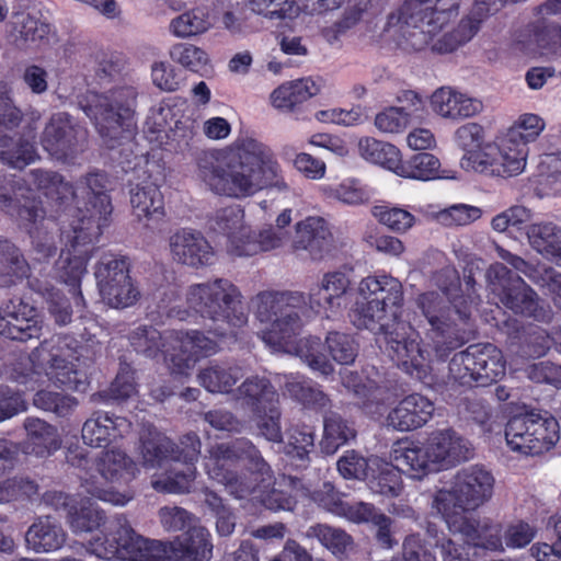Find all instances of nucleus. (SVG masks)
Instances as JSON below:
<instances>
[{"mask_svg": "<svg viewBox=\"0 0 561 561\" xmlns=\"http://www.w3.org/2000/svg\"><path fill=\"white\" fill-rule=\"evenodd\" d=\"M404 291L401 282L388 274L364 277L357 287L348 318L359 330L382 335L392 360L421 381L427 378L430 353L421 346L420 333L402 320Z\"/></svg>", "mask_w": 561, "mask_h": 561, "instance_id": "nucleus-1", "label": "nucleus"}, {"mask_svg": "<svg viewBox=\"0 0 561 561\" xmlns=\"http://www.w3.org/2000/svg\"><path fill=\"white\" fill-rule=\"evenodd\" d=\"M197 175L214 194L243 199L264 188H289L273 150L255 139L198 156Z\"/></svg>", "mask_w": 561, "mask_h": 561, "instance_id": "nucleus-2", "label": "nucleus"}, {"mask_svg": "<svg viewBox=\"0 0 561 561\" xmlns=\"http://www.w3.org/2000/svg\"><path fill=\"white\" fill-rule=\"evenodd\" d=\"M213 548L204 526H194L172 541L151 540L137 535L125 515H116L106 533L85 546L90 554L107 561H205L211 558Z\"/></svg>", "mask_w": 561, "mask_h": 561, "instance_id": "nucleus-3", "label": "nucleus"}, {"mask_svg": "<svg viewBox=\"0 0 561 561\" xmlns=\"http://www.w3.org/2000/svg\"><path fill=\"white\" fill-rule=\"evenodd\" d=\"M33 182L38 191L54 203L57 219L65 225L62 216H71L72 225H80L94 233H103L108 226L113 206L107 186L110 183L105 172L94 171L80 179L78 184L87 190L88 203L85 211L77 206V193L73 185L55 171L34 169L31 171Z\"/></svg>", "mask_w": 561, "mask_h": 561, "instance_id": "nucleus-4", "label": "nucleus"}, {"mask_svg": "<svg viewBox=\"0 0 561 561\" xmlns=\"http://www.w3.org/2000/svg\"><path fill=\"white\" fill-rule=\"evenodd\" d=\"M205 468L213 480L239 500L253 494L273 473L259 448L244 437L213 446Z\"/></svg>", "mask_w": 561, "mask_h": 561, "instance_id": "nucleus-5", "label": "nucleus"}, {"mask_svg": "<svg viewBox=\"0 0 561 561\" xmlns=\"http://www.w3.org/2000/svg\"><path fill=\"white\" fill-rule=\"evenodd\" d=\"M239 297V289L228 279L217 278L209 283L193 284L186 293L188 308L174 306L168 310L167 317L180 321H187L196 316L209 319L216 325L214 334L224 337L236 334L234 329L242 328L248 322V314Z\"/></svg>", "mask_w": 561, "mask_h": 561, "instance_id": "nucleus-6", "label": "nucleus"}, {"mask_svg": "<svg viewBox=\"0 0 561 561\" xmlns=\"http://www.w3.org/2000/svg\"><path fill=\"white\" fill-rule=\"evenodd\" d=\"M543 128L545 122L540 116L524 114L500 145H489L482 150H468L460 165L484 176L506 179L517 175L526 165L527 144L535 140Z\"/></svg>", "mask_w": 561, "mask_h": 561, "instance_id": "nucleus-7", "label": "nucleus"}, {"mask_svg": "<svg viewBox=\"0 0 561 561\" xmlns=\"http://www.w3.org/2000/svg\"><path fill=\"white\" fill-rule=\"evenodd\" d=\"M67 462L80 470L81 486L91 496L114 505H125L130 496L114 490L113 483L130 482L138 471L134 460L121 450H106L92 458L83 448L69 449Z\"/></svg>", "mask_w": 561, "mask_h": 561, "instance_id": "nucleus-8", "label": "nucleus"}, {"mask_svg": "<svg viewBox=\"0 0 561 561\" xmlns=\"http://www.w3.org/2000/svg\"><path fill=\"white\" fill-rule=\"evenodd\" d=\"M0 207L30 236L34 249L43 257L56 254L57 247L49 225L57 224L46 218L42 199L23 179L12 174L0 176Z\"/></svg>", "mask_w": 561, "mask_h": 561, "instance_id": "nucleus-9", "label": "nucleus"}, {"mask_svg": "<svg viewBox=\"0 0 561 561\" xmlns=\"http://www.w3.org/2000/svg\"><path fill=\"white\" fill-rule=\"evenodd\" d=\"M472 300L463 296L445 300L435 291L419 296L417 306L431 325L432 351L437 360L449 355L469 340L471 332Z\"/></svg>", "mask_w": 561, "mask_h": 561, "instance_id": "nucleus-10", "label": "nucleus"}, {"mask_svg": "<svg viewBox=\"0 0 561 561\" xmlns=\"http://www.w3.org/2000/svg\"><path fill=\"white\" fill-rule=\"evenodd\" d=\"M391 459L412 470V478L422 479L435 466H456L472 457L467 439L448 427L432 432L425 445L411 439H400L392 446Z\"/></svg>", "mask_w": 561, "mask_h": 561, "instance_id": "nucleus-11", "label": "nucleus"}, {"mask_svg": "<svg viewBox=\"0 0 561 561\" xmlns=\"http://www.w3.org/2000/svg\"><path fill=\"white\" fill-rule=\"evenodd\" d=\"M24 114L15 104L11 89L0 84V162L23 170L39 159L36 147L37 125L41 114L32 113L30 121L16 130Z\"/></svg>", "mask_w": 561, "mask_h": 561, "instance_id": "nucleus-12", "label": "nucleus"}, {"mask_svg": "<svg viewBox=\"0 0 561 561\" xmlns=\"http://www.w3.org/2000/svg\"><path fill=\"white\" fill-rule=\"evenodd\" d=\"M82 348L75 336L55 334L41 342L30 354L32 371L37 375L45 373L55 383L83 392L89 386V377L79 365Z\"/></svg>", "mask_w": 561, "mask_h": 561, "instance_id": "nucleus-13", "label": "nucleus"}, {"mask_svg": "<svg viewBox=\"0 0 561 561\" xmlns=\"http://www.w3.org/2000/svg\"><path fill=\"white\" fill-rule=\"evenodd\" d=\"M256 317L270 322L262 340L270 346L287 352L302 331L300 310L306 297L299 291H263L257 295Z\"/></svg>", "mask_w": 561, "mask_h": 561, "instance_id": "nucleus-14", "label": "nucleus"}, {"mask_svg": "<svg viewBox=\"0 0 561 561\" xmlns=\"http://www.w3.org/2000/svg\"><path fill=\"white\" fill-rule=\"evenodd\" d=\"M506 366V358L495 344H471L450 358L448 379L465 389L488 387L505 376Z\"/></svg>", "mask_w": 561, "mask_h": 561, "instance_id": "nucleus-15", "label": "nucleus"}, {"mask_svg": "<svg viewBox=\"0 0 561 561\" xmlns=\"http://www.w3.org/2000/svg\"><path fill=\"white\" fill-rule=\"evenodd\" d=\"M136 102V89L123 85L105 93L92 94L91 100L83 106L100 136L107 140L108 148H115V144L133 125Z\"/></svg>", "mask_w": 561, "mask_h": 561, "instance_id": "nucleus-16", "label": "nucleus"}, {"mask_svg": "<svg viewBox=\"0 0 561 561\" xmlns=\"http://www.w3.org/2000/svg\"><path fill=\"white\" fill-rule=\"evenodd\" d=\"M236 400L251 412L260 435L272 443L283 442L279 394L267 377H247L236 390Z\"/></svg>", "mask_w": 561, "mask_h": 561, "instance_id": "nucleus-17", "label": "nucleus"}, {"mask_svg": "<svg viewBox=\"0 0 561 561\" xmlns=\"http://www.w3.org/2000/svg\"><path fill=\"white\" fill-rule=\"evenodd\" d=\"M489 288L494 299L515 314L545 321L548 310L539 304L537 293L503 263H494L488 270Z\"/></svg>", "mask_w": 561, "mask_h": 561, "instance_id": "nucleus-18", "label": "nucleus"}, {"mask_svg": "<svg viewBox=\"0 0 561 561\" xmlns=\"http://www.w3.org/2000/svg\"><path fill=\"white\" fill-rule=\"evenodd\" d=\"M72 236L69 248L62 250L56 262L57 278L68 285L78 312H83L87 304L81 291V279L87 273V265L95 250V242L102 233H94L80 225L70 224Z\"/></svg>", "mask_w": 561, "mask_h": 561, "instance_id": "nucleus-19", "label": "nucleus"}, {"mask_svg": "<svg viewBox=\"0 0 561 561\" xmlns=\"http://www.w3.org/2000/svg\"><path fill=\"white\" fill-rule=\"evenodd\" d=\"M87 133L66 112L54 113L41 136L43 149L55 160L73 164L84 151Z\"/></svg>", "mask_w": 561, "mask_h": 561, "instance_id": "nucleus-20", "label": "nucleus"}, {"mask_svg": "<svg viewBox=\"0 0 561 561\" xmlns=\"http://www.w3.org/2000/svg\"><path fill=\"white\" fill-rule=\"evenodd\" d=\"M95 278L101 294L115 308L133 306L140 293L130 277L127 256L104 254L95 266Z\"/></svg>", "mask_w": 561, "mask_h": 561, "instance_id": "nucleus-21", "label": "nucleus"}, {"mask_svg": "<svg viewBox=\"0 0 561 561\" xmlns=\"http://www.w3.org/2000/svg\"><path fill=\"white\" fill-rule=\"evenodd\" d=\"M43 321L37 309L20 297H13L0 306V335L26 342L38 339Z\"/></svg>", "mask_w": 561, "mask_h": 561, "instance_id": "nucleus-22", "label": "nucleus"}, {"mask_svg": "<svg viewBox=\"0 0 561 561\" xmlns=\"http://www.w3.org/2000/svg\"><path fill=\"white\" fill-rule=\"evenodd\" d=\"M494 477L482 466H469L459 470L453 480L461 511H473L493 495Z\"/></svg>", "mask_w": 561, "mask_h": 561, "instance_id": "nucleus-23", "label": "nucleus"}, {"mask_svg": "<svg viewBox=\"0 0 561 561\" xmlns=\"http://www.w3.org/2000/svg\"><path fill=\"white\" fill-rule=\"evenodd\" d=\"M351 284V277L346 272L336 270L324 273L320 283L309 291L310 308L318 314L331 318L342 309Z\"/></svg>", "mask_w": 561, "mask_h": 561, "instance_id": "nucleus-24", "label": "nucleus"}, {"mask_svg": "<svg viewBox=\"0 0 561 561\" xmlns=\"http://www.w3.org/2000/svg\"><path fill=\"white\" fill-rule=\"evenodd\" d=\"M133 423L125 416L95 411L83 423L81 437L85 445L106 448L130 433Z\"/></svg>", "mask_w": 561, "mask_h": 561, "instance_id": "nucleus-25", "label": "nucleus"}, {"mask_svg": "<svg viewBox=\"0 0 561 561\" xmlns=\"http://www.w3.org/2000/svg\"><path fill=\"white\" fill-rule=\"evenodd\" d=\"M434 402L426 396L413 392L404 396L388 412V426L398 432H411L426 425L433 417Z\"/></svg>", "mask_w": 561, "mask_h": 561, "instance_id": "nucleus-26", "label": "nucleus"}, {"mask_svg": "<svg viewBox=\"0 0 561 561\" xmlns=\"http://www.w3.org/2000/svg\"><path fill=\"white\" fill-rule=\"evenodd\" d=\"M394 30L397 45L404 51L417 53L430 49L433 34L439 30H430L426 21L410 19L403 11V3L397 12L388 15L387 31Z\"/></svg>", "mask_w": 561, "mask_h": 561, "instance_id": "nucleus-27", "label": "nucleus"}, {"mask_svg": "<svg viewBox=\"0 0 561 561\" xmlns=\"http://www.w3.org/2000/svg\"><path fill=\"white\" fill-rule=\"evenodd\" d=\"M173 259L184 265L201 267L210 264L214 251L206 238L192 229H180L170 237Z\"/></svg>", "mask_w": 561, "mask_h": 561, "instance_id": "nucleus-28", "label": "nucleus"}, {"mask_svg": "<svg viewBox=\"0 0 561 561\" xmlns=\"http://www.w3.org/2000/svg\"><path fill=\"white\" fill-rule=\"evenodd\" d=\"M333 236L322 217L309 216L295 226L294 251H306L312 260H321L330 250Z\"/></svg>", "mask_w": 561, "mask_h": 561, "instance_id": "nucleus-29", "label": "nucleus"}, {"mask_svg": "<svg viewBox=\"0 0 561 561\" xmlns=\"http://www.w3.org/2000/svg\"><path fill=\"white\" fill-rule=\"evenodd\" d=\"M460 0H404L403 11L410 19L426 21L430 30H442L458 15Z\"/></svg>", "mask_w": 561, "mask_h": 561, "instance_id": "nucleus-30", "label": "nucleus"}, {"mask_svg": "<svg viewBox=\"0 0 561 561\" xmlns=\"http://www.w3.org/2000/svg\"><path fill=\"white\" fill-rule=\"evenodd\" d=\"M513 425L514 431L533 430L531 439L528 440V445H530L529 451H533L531 456L549 451L560 438L559 423L547 411L536 412V419L528 422L517 419L513 422Z\"/></svg>", "mask_w": 561, "mask_h": 561, "instance_id": "nucleus-31", "label": "nucleus"}, {"mask_svg": "<svg viewBox=\"0 0 561 561\" xmlns=\"http://www.w3.org/2000/svg\"><path fill=\"white\" fill-rule=\"evenodd\" d=\"M66 539L61 524L51 516L37 517L25 533L27 548L37 553L57 551Z\"/></svg>", "mask_w": 561, "mask_h": 561, "instance_id": "nucleus-32", "label": "nucleus"}, {"mask_svg": "<svg viewBox=\"0 0 561 561\" xmlns=\"http://www.w3.org/2000/svg\"><path fill=\"white\" fill-rule=\"evenodd\" d=\"M392 461L387 462L378 458L373 459L366 481L374 493L386 497H397L403 490L402 472H408L412 477V470L400 466L393 459Z\"/></svg>", "mask_w": 561, "mask_h": 561, "instance_id": "nucleus-33", "label": "nucleus"}, {"mask_svg": "<svg viewBox=\"0 0 561 561\" xmlns=\"http://www.w3.org/2000/svg\"><path fill=\"white\" fill-rule=\"evenodd\" d=\"M243 377L242 366L227 362H210L197 375V379L205 390L220 394L232 392L237 382Z\"/></svg>", "mask_w": 561, "mask_h": 561, "instance_id": "nucleus-34", "label": "nucleus"}, {"mask_svg": "<svg viewBox=\"0 0 561 561\" xmlns=\"http://www.w3.org/2000/svg\"><path fill=\"white\" fill-rule=\"evenodd\" d=\"M26 450L31 455L45 458L51 456L61 447V437L56 426L38 417H26Z\"/></svg>", "mask_w": 561, "mask_h": 561, "instance_id": "nucleus-35", "label": "nucleus"}, {"mask_svg": "<svg viewBox=\"0 0 561 561\" xmlns=\"http://www.w3.org/2000/svg\"><path fill=\"white\" fill-rule=\"evenodd\" d=\"M130 204L135 216L148 224L159 222L165 215L163 195L153 182L145 181L131 188Z\"/></svg>", "mask_w": 561, "mask_h": 561, "instance_id": "nucleus-36", "label": "nucleus"}, {"mask_svg": "<svg viewBox=\"0 0 561 561\" xmlns=\"http://www.w3.org/2000/svg\"><path fill=\"white\" fill-rule=\"evenodd\" d=\"M319 91L318 85L309 78L291 81L275 89L271 95L273 105L284 112L298 113L297 119L306 118L300 115L301 106Z\"/></svg>", "mask_w": 561, "mask_h": 561, "instance_id": "nucleus-37", "label": "nucleus"}, {"mask_svg": "<svg viewBox=\"0 0 561 561\" xmlns=\"http://www.w3.org/2000/svg\"><path fill=\"white\" fill-rule=\"evenodd\" d=\"M457 531L463 536L469 546L491 551L503 550V531L499 523L460 518Z\"/></svg>", "mask_w": 561, "mask_h": 561, "instance_id": "nucleus-38", "label": "nucleus"}, {"mask_svg": "<svg viewBox=\"0 0 561 561\" xmlns=\"http://www.w3.org/2000/svg\"><path fill=\"white\" fill-rule=\"evenodd\" d=\"M67 508V520L75 534L91 533L106 523V515L89 499L76 500L67 496L64 502Z\"/></svg>", "mask_w": 561, "mask_h": 561, "instance_id": "nucleus-39", "label": "nucleus"}, {"mask_svg": "<svg viewBox=\"0 0 561 561\" xmlns=\"http://www.w3.org/2000/svg\"><path fill=\"white\" fill-rule=\"evenodd\" d=\"M397 175L420 181L435 179H456L457 172L442 170L440 161L430 152H419L401 160Z\"/></svg>", "mask_w": 561, "mask_h": 561, "instance_id": "nucleus-40", "label": "nucleus"}, {"mask_svg": "<svg viewBox=\"0 0 561 561\" xmlns=\"http://www.w3.org/2000/svg\"><path fill=\"white\" fill-rule=\"evenodd\" d=\"M170 337L180 344L181 354H174L175 359L179 358V363H174L178 366H188L190 362L210 356L218 350L217 342L198 330L173 331Z\"/></svg>", "mask_w": 561, "mask_h": 561, "instance_id": "nucleus-41", "label": "nucleus"}, {"mask_svg": "<svg viewBox=\"0 0 561 561\" xmlns=\"http://www.w3.org/2000/svg\"><path fill=\"white\" fill-rule=\"evenodd\" d=\"M244 210L238 205L220 208L210 221V228L228 238V252L234 255L236 245L242 244L249 227L244 226Z\"/></svg>", "mask_w": 561, "mask_h": 561, "instance_id": "nucleus-42", "label": "nucleus"}, {"mask_svg": "<svg viewBox=\"0 0 561 561\" xmlns=\"http://www.w3.org/2000/svg\"><path fill=\"white\" fill-rule=\"evenodd\" d=\"M30 266L20 249L8 239H0V287L9 288L27 277Z\"/></svg>", "mask_w": 561, "mask_h": 561, "instance_id": "nucleus-43", "label": "nucleus"}, {"mask_svg": "<svg viewBox=\"0 0 561 561\" xmlns=\"http://www.w3.org/2000/svg\"><path fill=\"white\" fill-rule=\"evenodd\" d=\"M287 352L299 356L313 371L325 377L334 373V367L325 353V342L318 336L298 339Z\"/></svg>", "mask_w": 561, "mask_h": 561, "instance_id": "nucleus-44", "label": "nucleus"}, {"mask_svg": "<svg viewBox=\"0 0 561 561\" xmlns=\"http://www.w3.org/2000/svg\"><path fill=\"white\" fill-rule=\"evenodd\" d=\"M167 339L168 336H164L156 328L146 324L137 327L128 336L135 352L149 358H156L163 354L165 357L170 356V359L175 363V355L170 353Z\"/></svg>", "mask_w": 561, "mask_h": 561, "instance_id": "nucleus-45", "label": "nucleus"}, {"mask_svg": "<svg viewBox=\"0 0 561 561\" xmlns=\"http://www.w3.org/2000/svg\"><path fill=\"white\" fill-rule=\"evenodd\" d=\"M530 245L538 253L557 263L561 262V229L556 225L533 224L527 228Z\"/></svg>", "mask_w": 561, "mask_h": 561, "instance_id": "nucleus-46", "label": "nucleus"}, {"mask_svg": "<svg viewBox=\"0 0 561 561\" xmlns=\"http://www.w3.org/2000/svg\"><path fill=\"white\" fill-rule=\"evenodd\" d=\"M356 437L354 424L342 417L337 412L327 411L323 417V449L334 454L341 446Z\"/></svg>", "mask_w": 561, "mask_h": 561, "instance_id": "nucleus-47", "label": "nucleus"}, {"mask_svg": "<svg viewBox=\"0 0 561 561\" xmlns=\"http://www.w3.org/2000/svg\"><path fill=\"white\" fill-rule=\"evenodd\" d=\"M174 450L175 443L156 428L148 432V437L141 438V455L148 468H160L172 461Z\"/></svg>", "mask_w": 561, "mask_h": 561, "instance_id": "nucleus-48", "label": "nucleus"}, {"mask_svg": "<svg viewBox=\"0 0 561 561\" xmlns=\"http://www.w3.org/2000/svg\"><path fill=\"white\" fill-rule=\"evenodd\" d=\"M309 535L317 538L339 560H344L353 547V538L342 528L327 524H316L309 528Z\"/></svg>", "mask_w": 561, "mask_h": 561, "instance_id": "nucleus-49", "label": "nucleus"}, {"mask_svg": "<svg viewBox=\"0 0 561 561\" xmlns=\"http://www.w3.org/2000/svg\"><path fill=\"white\" fill-rule=\"evenodd\" d=\"M377 221L396 233H405L415 224V216L403 207L383 203L371 208Z\"/></svg>", "mask_w": 561, "mask_h": 561, "instance_id": "nucleus-50", "label": "nucleus"}, {"mask_svg": "<svg viewBox=\"0 0 561 561\" xmlns=\"http://www.w3.org/2000/svg\"><path fill=\"white\" fill-rule=\"evenodd\" d=\"M195 478V466H184L183 469L172 468L165 474L152 480V486L161 493L184 494L191 491Z\"/></svg>", "mask_w": 561, "mask_h": 561, "instance_id": "nucleus-51", "label": "nucleus"}, {"mask_svg": "<svg viewBox=\"0 0 561 561\" xmlns=\"http://www.w3.org/2000/svg\"><path fill=\"white\" fill-rule=\"evenodd\" d=\"M242 244L236 245L234 256H252L261 252H267L282 245L283 237L273 228L262 230L259 233L249 229L244 234Z\"/></svg>", "mask_w": 561, "mask_h": 561, "instance_id": "nucleus-52", "label": "nucleus"}, {"mask_svg": "<svg viewBox=\"0 0 561 561\" xmlns=\"http://www.w3.org/2000/svg\"><path fill=\"white\" fill-rule=\"evenodd\" d=\"M31 286L43 296L47 305V311L57 325L64 327L71 322L73 308L61 290L46 285L35 287L34 284H31Z\"/></svg>", "mask_w": 561, "mask_h": 561, "instance_id": "nucleus-53", "label": "nucleus"}, {"mask_svg": "<svg viewBox=\"0 0 561 561\" xmlns=\"http://www.w3.org/2000/svg\"><path fill=\"white\" fill-rule=\"evenodd\" d=\"M209 26L208 13L197 7L174 18L170 23V31L178 37H190L206 32Z\"/></svg>", "mask_w": 561, "mask_h": 561, "instance_id": "nucleus-54", "label": "nucleus"}, {"mask_svg": "<svg viewBox=\"0 0 561 561\" xmlns=\"http://www.w3.org/2000/svg\"><path fill=\"white\" fill-rule=\"evenodd\" d=\"M529 35L535 44L546 54H557L561 49V25L549 22L540 16L528 26Z\"/></svg>", "mask_w": 561, "mask_h": 561, "instance_id": "nucleus-55", "label": "nucleus"}, {"mask_svg": "<svg viewBox=\"0 0 561 561\" xmlns=\"http://www.w3.org/2000/svg\"><path fill=\"white\" fill-rule=\"evenodd\" d=\"M478 32V25L461 21L456 28L431 42L430 51L436 55L451 54L469 42Z\"/></svg>", "mask_w": 561, "mask_h": 561, "instance_id": "nucleus-56", "label": "nucleus"}, {"mask_svg": "<svg viewBox=\"0 0 561 561\" xmlns=\"http://www.w3.org/2000/svg\"><path fill=\"white\" fill-rule=\"evenodd\" d=\"M38 493V484L26 476H14L0 481V504L31 500Z\"/></svg>", "mask_w": 561, "mask_h": 561, "instance_id": "nucleus-57", "label": "nucleus"}, {"mask_svg": "<svg viewBox=\"0 0 561 561\" xmlns=\"http://www.w3.org/2000/svg\"><path fill=\"white\" fill-rule=\"evenodd\" d=\"M325 350L336 363L350 365L357 357L358 345L352 335L331 331L325 336Z\"/></svg>", "mask_w": 561, "mask_h": 561, "instance_id": "nucleus-58", "label": "nucleus"}, {"mask_svg": "<svg viewBox=\"0 0 561 561\" xmlns=\"http://www.w3.org/2000/svg\"><path fill=\"white\" fill-rule=\"evenodd\" d=\"M205 504L216 517V531L220 537H229L233 534L237 525V517L224 499L216 492L205 491Z\"/></svg>", "mask_w": 561, "mask_h": 561, "instance_id": "nucleus-59", "label": "nucleus"}, {"mask_svg": "<svg viewBox=\"0 0 561 561\" xmlns=\"http://www.w3.org/2000/svg\"><path fill=\"white\" fill-rule=\"evenodd\" d=\"M33 403L36 408L53 412L57 416L66 417L78 405V400L69 394L49 390H39L34 394Z\"/></svg>", "mask_w": 561, "mask_h": 561, "instance_id": "nucleus-60", "label": "nucleus"}, {"mask_svg": "<svg viewBox=\"0 0 561 561\" xmlns=\"http://www.w3.org/2000/svg\"><path fill=\"white\" fill-rule=\"evenodd\" d=\"M550 346L551 339L548 332L538 325L529 323L517 348L524 356L538 358L546 355Z\"/></svg>", "mask_w": 561, "mask_h": 561, "instance_id": "nucleus-61", "label": "nucleus"}, {"mask_svg": "<svg viewBox=\"0 0 561 561\" xmlns=\"http://www.w3.org/2000/svg\"><path fill=\"white\" fill-rule=\"evenodd\" d=\"M136 392L137 382L135 379V370L130 364L121 362L117 375L108 387V397L115 401H125Z\"/></svg>", "mask_w": 561, "mask_h": 561, "instance_id": "nucleus-62", "label": "nucleus"}, {"mask_svg": "<svg viewBox=\"0 0 561 561\" xmlns=\"http://www.w3.org/2000/svg\"><path fill=\"white\" fill-rule=\"evenodd\" d=\"M170 55L174 61L194 72H201L208 65L207 53L192 44H176L172 47Z\"/></svg>", "mask_w": 561, "mask_h": 561, "instance_id": "nucleus-63", "label": "nucleus"}, {"mask_svg": "<svg viewBox=\"0 0 561 561\" xmlns=\"http://www.w3.org/2000/svg\"><path fill=\"white\" fill-rule=\"evenodd\" d=\"M314 446V434L307 425H294L288 430L287 453L300 460L308 459Z\"/></svg>", "mask_w": 561, "mask_h": 561, "instance_id": "nucleus-64", "label": "nucleus"}]
</instances>
